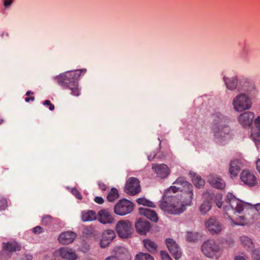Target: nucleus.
Instances as JSON below:
<instances>
[{
	"label": "nucleus",
	"mask_w": 260,
	"mask_h": 260,
	"mask_svg": "<svg viewBox=\"0 0 260 260\" xmlns=\"http://www.w3.org/2000/svg\"><path fill=\"white\" fill-rule=\"evenodd\" d=\"M234 260H246V259L242 256H236Z\"/></svg>",
	"instance_id": "54"
},
{
	"label": "nucleus",
	"mask_w": 260,
	"mask_h": 260,
	"mask_svg": "<svg viewBox=\"0 0 260 260\" xmlns=\"http://www.w3.org/2000/svg\"><path fill=\"white\" fill-rule=\"evenodd\" d=\"M13 2L14 0H3V4L6 8L10 7Z\"/></svg>",
	"instance_id": "47"
},
{
	"label": "nucleus",
	"mask_w": 260,
	"mask_h": 260,
	"mask_svg": "<svg viewBox=\"0 0 260 260\" xmlns=\"http://www.w3.org/2000/svg\"><path fill=\"white\" fill-rule=\"evenodd\" d=\"M32 232L35 234H40L43 232V229L41 226L38 225L33 228Z\"/></svg>",
	"instance_id": "45"
},
{
	"label": "nucleus",
	"mask_w": 260,
	"mask_h": 260,
	"mask_svg": "<svg viewBox=\"0 0 260 260\" xmlns=\"http://www.w3.org/2000/svg\"><path fill=\"white\" fill-rule=\"evenodd\" d=\"M135 260H154V259L149 253L139 252L136 255Z\"/></svg>",
	"instance_id": "33"
},
{
	"label": "nucleus",
	"mask_w": 260,
	"mask_h": 260,
	"mask_svg": "<svg viewBox=\"0 0 260 260\" xmlns=\"http://www.w3.org/2000/svg\"><path fill=\"white\" fill-rule=\"evenodd\" d=\"M134 209L132 202L125 199L120 200L114 206V212L115 214L123 216L129 214Z\"/></svg>",
	"instance_id": "8"
},
{
	"label": "nucleus",
	"mask_w": 260,
	"mask_h": 260,
	"mask_svg": "<svg viewBox=\"0 0 260 260\" xmlns=\"http://www.w3.org/2000/svg\"><path fill=\"white\" fill-rule=\"evenodd\" d=\"M240 178L244 184L250 187L254 186L257 184V179L254 174L248 170L242 171Z\"/></svg>",
	"instance_id": "10"
},
{
	"label": "nucleus",
	"mask_w": 260,
	"mask_h": 260,
	"mask_svg": "<svg viewBox=\"0 0 260 260\" xmlns=\"http://www.w3.org/2000/svg\"><path fill=\"white\" fill-rule=\"evenodd\" d=\"M223 80L228 89L234 90L236 89L238 85V79L236 77L231 78L223 77Z\"/></svg>",
	"instance_id": "25"
},
{
	"label": "nucleus",
	"mask_w": 260,
	"mask_h": 260,
	"mask_svg": "<svg viewBox=\"0 0 260 260\" xmlns=\"http://www.w3.org/2000/svg\"><path fill=\"white\" fill-rule=\"evenodd\" d=\"M7 206V201L5 199L2 198L0 200V210L4 209Z\"/></svg>",
	"instance_id": "46"
},
{
	"label": "nucleus",
	"mask_w": 260,
	"mask_h": 260,
	"mask_svg": "<svg viewBox=\"0 0 260 260\" xmlns=\"http://www.w3.org/2000/svg\"><path fill=\"white\" fill-rule=\"evenodd\" d=\"M164 194L160 208L171 214L182 213L191 204L193 198V186L184 177H179Z\"/></svg>",
	"instance_id": "1"
},
{
	"label": "nucleus",
	"mask_w": 260,
	"mask_h": 260,
	"mask_svg": "<svg viewBox=\"0 0 260 260\" xmlns=\"http://www.w3.org/2000/svg\"><path fill=\"white\" fill-rule=\"evenodd\" d=\"M115 256L120 260H128L131 258L127 250L123 247H116L114 249Z\"/></svg>",
	"instance_id": "22"
},
{
	"label": "nucleus",
	"mask_w": 260,
	"mask_h": 260,
	"mask_svg": "<svg viewBox=\"0 0 260 260\" xmlns=\"http://www.w3.org/2000/svg\"><path fill=\"white\" fill-rule=\"evenodd\" d=\"M152 170L156 174V176L161 179L167 178L170 173L169 168L165 164H153Z\"/></svg>",
	"instance_id": "12"
},
{
	"label": "nucleus",
	"mask_w": 260,
	"mask_h": 260,
	"mask_svg": "<svg viewBox=\"0 0 260 260\" xmlns=\"http://www.w3.org/2000/svg\"><path fill=\"white\" fill-rule=\"evenodd\" d=\"M240 241L244 248L247 250L249 251H252L254 245L252 240L250 237L246 236H242L240 238Z\"/></svg>",
	"instance_id": "23"
},
{
	"label": "nucleus",
	"mask_w": 260,
	"mask_h": 260,
	"mask_svg": "<svg viewBox=\"0 0 260 260\" xmlns=\"http://www.w3.org/2000/svg\"><path fill=\"white\" fill-rule=\"evenodd\" d=\"M133 230V224L128 220H119L115 226V230L117 235L122 239L130 238Z\"/></svg>",
	"instance_id": "7"
},
{
	"label": "nucleus",
	"mask_w": 260,
	"mask_h": 260,
	"mask_svg": "<svg viewBox=\"0 0 260 260\" xmlns=\"http://www.w3.org/2000/svg\"><path fill=\"white\" fill-rule=\"evenodd\" d=\"M226 208H227V207L225 206L224 208V210H225V212H226Z\"/></svg>",
	"instance_id": "57"
},
{
	"label": "nucleus",
	"mask_w": 260,
	"mask_h": 260,
	"mask_svg": "<svg viewBox=\"0 0 260 260\" xmlns=\"http://www.w3.org/2000/svg\"><path fill=\"white\" fill-rule=\"evenodd\" d=\"M241 89L244 91L250 92L255 89V84L252 81H245Z\"/></svg>",
	"instance_id": "28"
},
{
	"label": "nucleus",
	"mask_w": 260,
	"mask_h": 260,
	"mask_svg": "<svg viewBox=\"0 0 260 260\" xmlns=\"http://www.w3.org/2000/svg\"><path fill=\"white\" fill-rule=\"evenodd\" d=\"M139 213L154 222H157L158 217L155 211L147 208H140Z\"/></svg>",
	"instance_id": "20"
},
{
	"label": "nucleus",
	"mask_w": 260,
	"mask_h": 260,
	"mask_svg": "<svg viewBox=\"0 0 260 260\" xmlns=\"http://www.w3.org/2000/svg\"><path fill=\"white\" fill-rule=\"evenodd\" d=\"M119 197L118 191L116 188H112L108 193L107 199L110 202H113Z\"/></svg>",
	"instance_id": "29"
},
{
	"label": "nucleus",
	"mask_w": 260,
	"mask_h": 260,
	"mask_svg": "<svg viewBox=\"0 0 260 260\" xmlns=\"http://www.w3.org/2000/svg\"><path fill=\"white\" fill-rule=\"evenodd\" d=\"M34 96L27 97L25 99V101L27 103L29 102L30 101H34Z\"/></svg>",
	"instance_id": "53"
},
{
	"label": "nucleus",
	"mask_w": 260,
	"mask_h": 260,
	"mask_svg": "<svg viewBox=\"0 0 260 260\" xmlns=\"http://www.w3.org/2000/svg\"><path fill=\"white\" fill-rule=\"evenodd\" d=\"M99 188L103 191H105L107 189L106 185L102 182H99Z\"/></svg>",
	"instance_id": "50"
},
{
	"label": "nucleus",
	"mask_w": 260,
	"mask_h": 260,
	"mask_svg": "<svg viewBox=\"0 0 260 260\" xmlns=\"http://www.w3.org/2000/svg\"><path fill=\"white\" fill-rule=\"evenodd\" d=\"M111 242L107 241V240H105L102 237L101 241L100 242V247L102 248H104L107 247Z\"/></svg>",
	"instance_id": "42"
},
{
	"label": "nucleus",
	"mask_w": 260,
	"mask_h": 260,
	"mask_svg": "<svg viewBox=\"0 0 260 260\" xmlns=\"http://www.w3.org/2000/svg\"><path fill=\"white\" fill-rule=\"evenodd\" d=\"M199 234L197 232H187L186 234V239L188 241L192 242L198 240Z\"/></svg>",
	"instance_id": "34"
},
{
	"label": "nucleus",
	"mask_w": 260,
	"mask_h": 260,
	"mask_svg": "<svg viewBox=\"0 0 260 260\" xmlns=\"http://www.w3.org/2000/svg\"><path fill=\"white\" fill-rule=\"evenodd\" d=\"M141 190L140 182L135 177L129 178L125 185V191L129 195L134 196Z\"/></svg>",
	"instance_id": "9"
},
{
	"label": "nucleus",
	"mask_w": 260,
	"mask_h": 260,
	"mask_svg": "<svg viewBox=\"0 0 260 260\" xmlns=\"http://www.w3.org/2000/svg\"><path fill=\"white\" fill-rule=\"evenodd\" d=\"M137 203L138 204L142 205L149 207H154L153 202L147 200L144 198H140L137 200Z\"/></svg>",
	"instance_id": "35"
},
{
	"label": "nucleus",
	"mask_w": 260,
	"mask_h": 260,
	"mask_svg": "<svg viewBox=\"0 0 260 260\" xmlns=\"http://www.w3.org/2000/svg\"><path fill=\"white\" fill-rule=\"evenodd\" d=\"M99 221L103 224L112 223L114 221L112 214L107 209H102L98 212Z\"/></svg>",
	"instance_id": "16"
},
{
	"label": "nucleus",
	"mask_w": 260,
	"mask_h": 260,
	"mask_svg": "<svg viewBox=\"0 0 260 260\" xmlns=\"http://www.w3.org/2000/svg\"><path fill=\"white\" fill-rule=\"evenodd\" d=\"M137 232L141 235H145L150 229V223L146 219L139 218L135 223Z\"/></svg>",
	"instance_id": "18"
},
{
	"label": "nucleus",
	"mask_w": 260,
	"mask_h": 260,
	"mask_svg": "<svg viewBox=\"0 0 260 260\" xmlns=\"http://www.w3.org/2000/svg\"><path fill=\"white\" fill-rule=\"evenodd\" d=\"M225 201L234 212L240 213L243 210H245V212L247 213L244 216H239L237 221H234L231 218L232 223L235 225H244L247 224L253 219L254 215L257 214L258 211L260 210V204L252 205L247 203H244L230 192L227 194Z\"/></svg>",
	"instance_id": "2"
},
{
	"label": "nucleus",
	"mask_w": 260,
	"mask_h": 260,
	"mask_svg": "<svg viewBox=\"0 0 260 260\" xmlns=\"http://www.w3.org/2000/svg\"><path fill=\"white\" fill-rule=\"evenodd\" d=\"M158 140H159V141H160V139H158ZM160 143H161V142H159V145H160Z\"/></svg>",
	"instance_id": "58"
},
{
	"label": "nucleus",
	"mask_w": 260,
	"mask_h": 260,
	"mask_svg": "<svg viewBox=\"0 0 260 260\" xmlns=\"http://www.w3.org/2000/svg\"><path fill=\"white\" fill-rule=\"evenodd\" d=\"M254 124L255 127L260 131V116L254 120Z\"/></svg>",
	"instance_id": "48"
},
{
	"label": "nucleus",
	"mask_w": 260,
	"mask_h": 260,
	"mask_svg": "<svg viewBox=\"0 0 260 260\" xmlns=\"http://www.w3.org/2000/svg\"><path fill=\"white\" fill-rule=\"evenodd\" d=\"M254 118V113L247 111L241 114L238 118V120L243 127H249L251 125Z\"/></svg>",
	"instance_id": "14"
},
{
	"label": "nucleus",
	"mask_w": 260,
	"mask_h": 260,
	"mask_svg": "<svg viewBox=\"0 0 260 260\" xmlns=\"http://www.w3.org/2000/svg\"><path fill=\"white\" fill-rule=\"evenodd\" d=\"M251 138L256 146L260 145V131H253L251 133Z\"/></svg>",
	"instance_id": "36"
},
{
	"label": "nucleus",
	"mask_w": 260,
	"mask_h": 260,
	"mask_svg": "<svg viewBox=\"0 0 260 260\" xmlns=\"http://www.w3.org/2000/svg\"><path fill=\"white\" fill-rule=\"evenodd\" d=\"M3 248L6 249L11 253L12 252L18 251L21 250V246L15 241L3 243Z\"/></svg>",
	"instance_id": "24"
},
{
	"label": "nucleus",
	"mask_w": 260,
	"mask_h": 260,
	"mask_svg": "<svg viewBox=\"0 0 260 260\" xmlns=\"http://www.w3.org/2000/svg\"><path fill=\"white\" fill-rule=\"evenodd\" d=\"M208 182L214 187L218 189H223L225 187L223 180L215 175H211L208 178Z\"/></svg>",
	"instance_id": "21"
},
{
	"label": "nucleus",
	"mask_w": 260,
	"mask_h": 260,
	"mask_svg": "<svg viewBox=\"0 0 260 260\" xmlns=\"http://www.w3.org/2000/svg\"><path fill=\"white\" fill-rule=\"evenodd\" d=\"M201 250L206 257L213 259H218L222 254V249L219 243L213 239L204 241Z\"/></svg>",
	"instance_id": "5"
},
{
	"label": "nucleus",
	"mask_w": 260,
	"mask_h": 260,
	"mask_svg": "<svg viewBox=\"0 0 260 260\" xmlns=\"http://www.w3.org/2000/svg\"><path fill=\"white\" fill-rule=\"evenodd\" d=\"M253 260H260V249H253L250 251Z\"/></svg>",
	"instance_id": "39"
},
{
	"label": "nucleus",
	"mask_w": 260,
	"mask_h": 260,
	"mask_svg": "<svg viewBox=\"0 0 260 260\" xmlns=\"http://www.w3.org/2000/svg\"><path fill=\"white\" fill-rule=\"evenodd\" d=\"M160 255L162 260H172L167 252L165 251H160Z\"/></svg>",
	"instance_id": "43"
},
{
	"label": "nucleus",
	"mask_w": 260,
	"mask_h": 260,
	"mask_svg": "<svg viewBox=\"0 0 260 260\" xmlns=\"http://www.w3.org/2000/svg\"><path fill=\"white\" fill-rule=\"evenodd\" d=\"M12 256V254L5 248H3L0 253V260H8Z\"/></svg>",
	"instance_id": "37"
},
{
	"label": "nucleus",
	"mask_w": 260,
	"mask_h": 260,
	"mask_svg": "<svg viewBox=\"0 0 260 260\" xmlns=\"http://www.w3.org/2000/svg\"><path fill=\"white\" fill-rule=\"evenodd\" d=\"M211 208V204L209 201H205L200 206V211L203 215L206 214Z\"/></svg>",
	"instance_id": "32"
},
{
	"label": "nucleus",
	"mask_w": 260,
	"mask_h": 260,
	"mask_svg": "<svg viewBox=\"0 0 260 260\" xmlns=\"http://www.w3.org/2000/svg\"><path fill=\"white\" fill-rule=\"evenodd\" d=\"M95 212L92 210L87 212H83L82 213V219L83 221H92L96 219Z\"/></svg>",
	"instance_id": "27"
},
{
	"label": "nucleus",
	"mask_w": 260,
	"mask_h": 260,
	"mask_svg": "<svg viewBox=\"0 0 260 260\" xmlns=\"http://www.w3.org/2000/svg\"><path fill=\"white\" fill-rule=\"evenodd\" d=\"M115 236L114 231L112 230H108L103 233L102 238L105 240H107L109 242H111L115 237Z\"/></svg>",
	"instance_id": "31"
},
{
	"label": "nucleus",
	"mask_w": 260,
	"mask_h": 260,
	"mask_svg": "<svg viewBox=\"0 0 260 260\" xmlns=\"http://www.w3.org/2000/svg\"><path fill=\"white\" fill-rule=\"evenodd\" d=\"M192 181L194 185L199 188L203 187L205 184L204 180L198 175H194L192 177Z\"/></svg>",
	"instance_id": "30"
},
{
	"label": "nucleus",
	"mask_w": 260,
	"mask_h": 260,
	"mask_svg": "<svg viewBox=\"0 0 260 260\" xmlns=\"http://www.w3.org/2000/svg\"><path fill=\"white\" fill-rule=\"evenodd\" d=\"M222 195L220 193L216 194L215 196V202L217 206L220 208L222 206Z\"/></svg>",
	"instance_id": "40"
},
{
	"label": "nucleus",
	"mask_w": 260,
	"mask_h": 260,
	"mask_svg": "<svg viewBox=\"0 0 260 260\" xmlns=\"http://www.w3.org/2000/svg\"><path fill=\"white\" fill-rule=\"evenodd\" d=\"M206 228L212 234H218L222 229V224L215 218L211 217L205 222Z\"/></svg>",
	"instance_id": "13"
},
{
	"label": "nucleus",
	"mask_w": 260,
	"mask_h": 260,
	"mask_svg": "<svg viewBox=\"0 0 260 260\" xmlns=\"http://www.w3.org/2000/svg\"><path fill=\"white\" fill-rule=\"evenodd\" d=\"M84 74V70H77L75 72H69L61 74L56 76L55 79L57 83L64 88H69L71 90V94L74 96H78L80 94L78 88V79L80 76L81 73Z\"/></svg>",
	"instance_id": "4"
},
{
	"label": "nucleus",
	"mask_w": 260,
	"mask_h": 260,
	"mask_svg": "<svg viewBox=\"0 0 260 260\" xmlns=\"http://www.w3.org/2000/svg\"><path fill=\"white\" fill-rule=\"evenodd\" d=\"M167 247L170 253L176 259H179L182 255L181 249L176 241L172 239L168 238L166 240Z\"/></svg>",
	"instance_id": "11"
},
{
	"label": "nucleus",
	"mask_w": 260,
	"mask_h": 260,
	"mask_svg": "<svg viewBox=\"0 0 260 260\" xmlns=\"http://www.w3.org/2000/svg\"><path fill=\"white\" fill-rule=\"evenodd\" d=\"M242 168V162L239 159L231 160L229 165V172L231 178L237 177Z\"/></svg>",
	"instance_id": "17"
},
{
	"label": "nucleus",
	"mask_w": 260,
	"mask_h": 260,
	"mask_svg": "<svg viewBox=\"0 0 260 260\" xmlns=\"http://www.w3.org/2000/svg\"><path fill=\"white\" fill-rule=\"evenodd\" d=\"M211 131L216 142L222 143L229 137L231 132L228 124V119L221 113L216 112L211 116Z\"/></svg>",
	"instance_id": "3"
},
{
	"label": "nucleus",
	"mask_w": 260,
	"mask_h": 260,
	"mask_svg": "<svg viewBox=\"0 0 260 260\" xmlns=\"http://www.w3.org/2000/svg\"><path fill=\"white\" fill-rule=\"evenodd\" d=\"M71 192L77 199L79 200H81L82 199V196L81 193L76 188H72Z\"/></svg>",
	"instance_id": "41"
},
{
	"label": "nucleus",
	"mask_w": 260,
	"mask_h": 260,
	"mask_svg": "<svg viewBox=\"0 0 260 260\" xmlns=\"http://www.w3.org/2000/svg\"><path fill=\"white\" fill-rule=\"evenodd\" d=\"M143 244L145 247L149 252L155 253L157 251V245L154 242L149 239H145L143 240Z\"/></svg>",
	"instance_id": "26"
},
{
	"label": "nucleus",
	"mask_w": 260,
	"mask_h": 260,
	"mask_svg": "<svg viewBox=\"0 0 260 260\" xmlns=\"http://www.w3.org/2000/svg\"><path fill=\"white\" fill-rule=\"evenodd\" d=\"M251 104L250 98L245 93L237 95L233 99L232 102L234 109L239 112L250 109Z\"/></svg>",
	"instance_id": "6"
},
{
	"label": "nucleus",
	"mask_w": 260,
	"mask_h": 260,
	"mask_svg": "<svg viewBox=\"0 0 260 260\" xmlns=\"http://www.w3.org/2000/svg\"><path fill=\"white\" fill-rule=\"evenodd\" d=\"M94 201L95 203H96L99 204H102L104 202L103 198L101 197H96L94 198Z\"/></svg>",
	"instance_id": "49"
},
{
	"label": "nucleus",
	"mask_w": 260,
	"mask_h": 260,
	"mask_svg": "<svg viewBox=\"0 0 260 260\" xmlns=\"http://www.w3.org/2000/svg\"><path fill=\"white\" fill-rule=\"evenodd\" d=\"M32 256L30 255H25L23 256L21 260H32Z\"/></svg>",
	"instance_id": "51"
},
{
	"label": "nucleus",
	"mask_w": 260,
	"mask_h": 260,
	"mask_svg": "<svg viewBox=\"0 0 260 260\" xmlns=\"http://www.w3.org/2000/svg\"><path fill=\"white\" fill-rule=\"evenodd\" d=\"M75 233L71 231L64 232L61 233L58 238L60 243L64 245L72 243L76 238Z\"/></svg>",
	"instance_id": "19"
},
{
	"label": "nucleus",
	"mask_w": 260,
	"mask_h": 260,
	"mask_svg": "<svg viewBox=\"0 0 260 260\" xmlns=\"http://www.w3.org/2000/svg\"><path fill=\"white\" fill-rule=\"evenodd\" d=\"M44 105L45 106H49V109L51 111H53L55 107L52 104L49 100H46L43 103Z\"/></svg>",
	"instance_id": "44"
},
{
	"label": "nucleus",
	"mask_w": 260,
	"mask_h": 260,
	"mask_svg": "<svg viewBox=\"0 0 260 260\" xmlns=\"http://www.w3.org/2000/svg\"><path fill=\"white\" fill-rule=\"evenodd\" d=\"M4 120L3 119H0V125H1L3 122Z\"/></svg>",
	"instance_id": "56"
},
{
	"label": "nucleus",
	"mask_w": 260,
	"mask_h": 260,
	"mask_svg": "<svg viewBox=\"0 0 260 260\" xmlns=\"http://www.w3.org/2000/svg\"><path fill=\"white\" fill-rule=\"evenodd\" d=\"M34 92L31 91H28L26 93V95L29 96L30 94H33Z\"/></svg>",
	"instance_id": "55"
},
{
	"label": "nucleus",
	"mask_w": 260,
	"mask_h": 260,
	"mask_svg": "<svg viewBox=\"0 0 260 260\" xmlns=\"http://www.w3.org/2000/svg\"><path fill=\"white\" fill-rule=\"evenodd\" d=\"M53 222V217L50 215H44L42 219V224L45 225H49Z\"/></svg>",
	"instance_id": "38"
},
{
	"label": "nucleus",
	"mask_w": 260,
	"mask_h": 260,
	"mask_svg": "<svg viewBox=\"0 0 260 260\" xmlns=\"http://www.w3.org/2000/svg\"><path fill=\"white\" fill-rule=\"evenodd\" d=\"M256 169L260 174V159H258L256 162Z\"/></svg>",
	"instance_id": "52"
},
{
	"label": "nucleus",
	"mask_w": 260,
	"mask_h": 260,
	"mask_svg": "<svg viewBox=\"0 0 260 260\" xmlns=\"http://www.w3.org/2000/svg\"><path fill=\"white\" fill-rule=\"evenodd\" d=\"M56 255H60L62 258L68 260H75L77 255L72 249L68 247L61 248L55 252Z\"/></svg>",
	"instance_id": "15"
}]
</instances>
